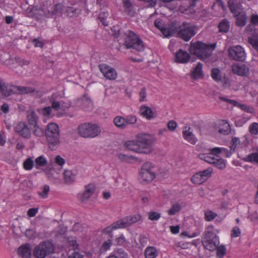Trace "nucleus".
I'll list each match as a JSON object with an SVG mask.
<instances>
[{
  "label": "nucleus",
  "instance_id": "f257e3e1",
  "mask_svg": "<svg viewBox=\"0 0 258 258\" xmlns=\"http://www.w3.org/2000/svg\"><path fill=\"white\" fill-rule=\"evenodd\" d=\"M216 47V44H207L202 41L190 42L189 51L191 54L197 56L200 59L206 61L211 55Z\"/></svg>",
  "mask_w": 258,
  "mask_h": 258
},
{
  "label": "nucleus",
  "instance_id": "f03ea898",
  "mask_svg": "<svg viewBox=\"0 0 258 258\" xmlns=\"http://www.w3.org/2000/svg\"><path fill=\"white\" fill-rule=\"evenodd\" d=\"M141 218V216L139 214L125 216L103 229L101 232L104 234H111L114 230L119 228H125L132 226L133 224L140 221Z\"/></svg>",
  "mask_w": 258,
  "mask_h": 258
},
{
  "label": "nucleus",
  "instance_id": "7ed1b4c3",
  "mask_svg": "<svg viewBox=\"0 0 258 258\" xmlns=\"http://www.w3.org/2000/svg\"><path fill=\"white\" fill-rule=\"evenodd\" d=\"M45 136L48 147L51 150H55L60 144L59 128L55 123H49L45 130Z\"/></svg>",
  "mask_w": 258,
  "mask_h": 258
},
{
  "label": "nucleus",
  "instance_id": "20e7f679",
  "mask_svg": "<svg viewBox=\"0 0 258 258\" xmlns=\"http://www.w3.org/2000/svg\"><path fill=\"white\" fill-rule=\"evenodd\" d=\"M80 136L84 138H94L101 133L99 125L92 122H85L79 125L77 128Z\"/></svg>",
  "mask_w": 258,
  "mask_h": 258
},
{
  "label": "nucleus",
  "instance_id": "39448f33",
  "mask_svg": "<svg viewBox=\"0 0 258 258\" xmlns=\"http://www.w3.org/2000/svg\"><path fill=\"white\" fill-rule=\"evenodd\" d=\"M143 153L148 154L152 152V146L156 141V138L153 135L142 133L136 136Z\"/></svg>",
  "mask_w": 258,
  "mask_h": 258
},
{
  "label": "nucleus",
  "instance_id": "423d86ee",
  "mask_svg": "<svg viewBox=\"0 0 258 258\" xmlns=\"http://www.w3.org/2000/svg\"><path fill=\"white\" fill-rule=\"evenodd\" d=\"M124 45L127 49L133 48L138 51H143L145 49L144 42L132 31H130L127 34Z\"/></svg>",
  "mask_w": 258,
  "mask_h": 258
},
{
  "label": "nucleus",
  "instance_id": "0eeeda50",
  "mask_svg": "<svg viewBox=\"0 0 258 258\" xmlns=\"http://www.w3.org/2000/svg\"><path fill=\"white\" fill-rule=\"evenodd\" d=\"M54 251V246L51 242L45 241L35 247L33 255L36 258H44Z\"/></svg>",
  "mask_w": 258,
  "mask_h": 258
},
{
  "label": "nucleus",
  "instance_id": "6e6552de",
  "mask_svg": "<svg viewBox=\"0 0 258 258\" xmlns=\"http://www.w3.org/2000/svg\"><path fill=\"white\" fill-rule=\"evenodd\" d=\"M177 32V37L188 41L189 39L195 35V32L194 28L187 23H183L179 27Z\"/></svg>",
  "mask_w": 258,
  "mask_h": 258
},
{
  "label": "nucleus",
  "instance_id": "1a4fd4ad",
  "mask_svg": "<svg viewBox=\"0 0 258 258\" xmlns=\"http://www.w3.org/2000/svg\"><path fill=\"white\" fill-rule=\"evenodd\" d=\"M228 52L229 58L235 61H243L246 58L243 48L238 45L229 47Z\"/></svg>",
  "mask_w": 258,
  "mask_h": 258
},
{
  "label": "nucleus",
  "instance_id": "9d476101",
  "mask_svg": "<svg viewBox=\"0 0 258 258\" xmlns=\"http://www.w3.org/2000/svg\"><path fill=\"white\" fill-rule=\"evenodd\" d=\"M153 165L149 162L145 163L142 166L140 176L143 181L148 182L152 181L155 177V174L152 171Z\"/></svg>",
  "mask_w": 258,
  "mask_h": 258
},
{
  "label": "nucleus",
  "instance_id": "9b49d317",
  "mask_svg": "<svg viewBox=\"0 0 258 258\" xmlns=\"http://www.w3.org/2000/svg\"><path fill=\"white\" fill-rule=\"evenodd\" d=\"M14 131L18 136L25 139H29L31 137V130L24 121L18 122L14 127Z\"/></svg>",
  "mask_w": 258,
  "mask_h": 258
},
{
  "label": "nucleus",
  "instance_id": "f8f14e48",
  "mask_svg": "<svg viewBox=\"0 0 258 258\" xmlns=\"http://www.w3.org/2000/svg\"><path fill=\"white\" fill-rule=\"evenodd\" d=\"M63 8V5L61 4H57L51 8L50 10L43 11L42 10H39L38 11V14L42 16H45L47 18L53 16H59L61 15Z\"/></svg>",
  "mask_w": 258,
  "mask_h": 258
},
{
  "label": "nucleus",
  "instance_id": "ddd939ff",
  "mask_svg": "<svg viewBox=\"0 0 258 258\" xmlns=\"http://www.w3.org/2000/svg\"><path fill=\"white\" fill-rule=\"evenodd\" d=\"M99 68L100 72L107 79L114 80L117 78V73L113 68L105 64H100Z\"/></svg>",
  "mask_w": 258,
  "mask_h": 258
},
{
  "label": "nucleus",
  "instance_id": "4468645a",
  "mask_svg": "<svg viewBox=\"0 0 258 258\" xmlns=\"http://www.w3.org/2000/svg\"><path fill=\"white\" fill-rule=\"evenodd\" d=\"M232 71L233 74L243 77H247L249 75V69L244 64L235 63L233 64Z\"/></svg>",
  "mask_w": 258,
  "mask_h": 258
},
{
  "label": "nucleus",
  "instance_id": "2eb2a0df",
  "mask_svg": "<svg viewBox=\"0 0 258 258\" xmlns=\"http://www.w3.org/2000/svg\"><path fill=\"white\" fill-rule=\"evenodd\" d=\"M179 27V23L177 21H174L168 27H164L161 30V32L165 37H170L177 32Z\"/></svg>",
  "mask_w": 258,
  "mask_h": 258
},
{
  "label": "nucleus",
  "instance_id": "dca6fc26",
  "mask_svg": "<svg viewBox=\"0 0 258 258\" xmlns=\"http://www.w3.org/2000/svg\"><path fill=\"white\" fill-rule=\"evenodd\" d=\"M228 7L233 16L241 12L242 7L238 0H228Z\"/></svg>",
  "mask_w": 258,
  "mask_h": 258
},
{
  "label": "nucleus",
  "instance_id": "f3484780",
  "mask_svg": "<svg viewBox=\"0 0 258 258\" xmlns=\"http://www.w3.org/2000/svg\"><path fill=\"white\" fill-rule=\"evenodd\" d=\"M85 191L79 195V198L82 202L88 200L95 190V186L93 184H89L85 186Z\"/></svg>",
  "mask_w": 258,
  "mask_h": 258
},
{
  "label": "nucleus",
  "instance_id": "a211bd4d",
  "mask_svg": "<svg viewBox=\"0 0 258 258\" xmlns=\"http://www.w3.org/2000/svg\"><path fill=\"white\" fill-rule=\"evenodd\" d=\"M124 146L128 150L133 151L136 153H143L142 149L138 143V140H130L125 142Z\"/></svg>",
  "mask_w": 258,
  "mask_h": 258
},
{
  "label": "nucleus",
  "instance_id": "6ab92c4d",
  "mask_svg": "<svg viewBox=\"0 0 258 258\" xmlns=\"http://www.w3.org/2000/svg\"><path fill=\"white\" fill-rule=\"evenodd\" d=\"M26 114L27 120L29 125L35 126L38 124L39 117L34 110H28Z\"/></svg>",
  "mask_w": 258,
  "mask_h": 258
},
{
  "label": "nucleus",
  "instance_id": "aec40b11",
  "mask_svg": "<svg viewBox=\"0 0 258 258\" xmlns=\"http://www.w3.org/2000/svg\"><path fill=\"white\" fill-rule=\"evenodd\" d=\"M18 254L23 258H30L31 255V249L29 244L21 245L17 251Z\"/></svg>",
  "mask_w": 258,
  "mask_h": 258
},
{
  "label": "nucleus",
  "instance_id": "412c9836",
  "mask_svg": "<svg viewBox=\"0 0 258 258\" xmlns=\"http://www.w3.org/2000/svg\"><path fill=\"white\" fill-rule=\"evenodd\" d=\"M233 16L236 18L235 24L237 26L242 27L246 25L247 17L245 12H241Z\"/></svg>",
  "mask_w": 258,
  "mask_h": 258
},
{
  "label": "nucleus",
  "instance_id": "4be33fe9",
  "mask_svg": "<svg viewBox=\"0 0 258 258\" xmlns=\"http://www.w3.org/2000/svg\"><path fill=\"white\" fill-rule=\"evenodd\" d=\"M190 58L189 54L185 51L179 49L176 53V59L178 62L186 63Z\"/></svg>",
  "mask_w": 258,
  "mask_h": 258
},
{
  "label": "nucleus",
  "instance_id": "5701e85b",
  "mask_svg": "<svg viewBox=\"0 0 258 258\" xmlns=\"http://www.w3.org/2000/svg\"><path fill=\"white\" fill-rule=\"evenodd\" d=\"M141 115L146 119L150 120L154 117L153 112L151 108L142 105L140 108Z\"/></svg>",
  "mask_w": 258,
  "mask_h": 258
},
{
  "label": "nucleus",
  "instance_id": "b1692460",
  "mask_svg": "<svg viewBox=\"0 0 258 258\" xmlns=\"http://www.w3.org/2000/svg\"><path fill=\"white\" fill-rule=\"evenodd\" d=\"M202 243L205 248L210 251H214L216 249L219 244V239L205 240L202 241Z\"/></svg>",
  "mask_w": 258,
  "mask_h": 258
},
{
  "label": "nucleus",
  "instance_id": "393cba45",
  "mask_svg": "<svg viewBox=\"0 0 258 258\" xmlns=\"http://www.w3.org/2000/svg\"><path fill=\"white\" fill-rule=\"evenodd\" d=\"M204 239L205 240L219 239L218 236L215 232L213 226H209L204 232Z\"/></svg>",
  "mask_w": 258,
  "mask_h": 258
},
{
  "label": "nucleus",
  "instance_id": "a878e982",
  "mask_svg": "<svg viewBox=\"0 0 258 258\" xmlns=\"http://www.w3.org/2000/svg\"><path fill=\"white\" fill-rule=\"evenodd\" d=\"M14 85H10L1 81V94L5 96H9L14 94Z\"/></svg>",
  "mask_w": 258,
  "mask_h": 258
},
{
  "label": "nucleus",
  "instance_id": "bb28decb",
  "mask_svg": "<svg viewBox=\"0 0 258 258\" xmlns=\"http://www.w3.org/2000/svg\"><path fill=\"white\" fill-rule=\"evenodd\" d=\"M185 129L187 127H185ZM190 127H188V130H183V136L185 140L189 142L191 144H195L197 142V139L195 138L194 135L190 131Z\"/></svg>",
  "mask_w": 258,
  "mask_h": 258
},
{
  "label": "nucleus",
  "instance_id": "cd10ccee",
  "mask_svg": "<svg viewBox=\"0 0 258 258\" xmlns=\"http://www.w3.org/2000/svg\"><path fill=\"white\" fill-rule=\"evenodd\" d=\"M219 31L221 33H226L230 29V22L226 19H223L218 24V26Z\"/></svg>",
  "mask_w": 258,
  "mask_h": 258
},
{
  "label": "nucleus",
  "instance_id": "c85d7f7f",
  "mask_svg": "<svg viewBox=\"0 0 258 258\" xmlns=\"http://www.w3.org/2000/svg\"><path fill=\"white\" fill-rule=\"evenodd\" d=\"M202 68L203 64L201 62H198L191 73V77L194 79H197L202 77L203 76Z\"/></svg>",
  "mask_w": 258,
  "mask_h": 258
},
{
  "label": "nucleus",
  "instance_id": "c756f323",
  "mask_svg": "<svg viewBox=\"0 0 258 258\" xmlns=\"http://www.w3.org/2000/svg\"><path fill=\"white\" fill-rule=\"evenodd\" d=\"M124 12L130 16H133L135 11L133 10V7L130 0H122Z\"/></svg>",
  "mask_w": 258,
  "mask_h": 258
},
{
  "label": "nucleus",
  "instance_id": "7c9ffc66",
  "mask_svg": "<svg viewBox=\"0 0 258 258\" xmlns=\"http://www.w3.org/2000/svg\"><path fill=\"white\" fill-rule=\"evenodd\" d=\"M114 125L120 129H124L126 127L125 119L124 117L121 116H116L113 119Z\"/></svg>",
  "mask_w": 258,
  "mask_h": 258
},
{
  "label": "nucleus",
  "instance_id": "2f4dec72",
  "mask_svg": "<svg viewBox=\"0 0 258 258\" xmlns=\"http://www.w3.org/2000/svg\"><path fill=\"white\" fill-rule=\"evenodd\" d=\"M63 178L66 183L71 184L75 180L76 175L69 170H66L63 172Z\"/></svg>",
  "mask_w": 258,
  "mask_h": 258
},
{
  "label": "nucleus",
  "instance_id": "473e14b6",
  "mask_svg": "<svg viewBox=\"0 0 258 258\" xmlns=\"http://www.w3.org/2000/svg\"><path fill=\"white\" fill-rule=\"evenodd\" d=\"M157 255V250L154 247H148L145 251L146 258H155Z\"/></svg>",
  "mask_w": 258,
  "mask_h": 258
},
{
  "label": "nucleus",
  "instance_id": "72a5a7b5",
  "mask_svg": "<svg viewBox=\"0 0 258 258\" xmlns=\"http://www.w3.org/2000/svg\"><path fill=\"white\" fill-rule=\"evenodd\" d=\"M182 209L181 205L177 203L174 204L171 208L168 211V214L170 216L174 215L177 213L180 212Z\"/></svg>",
  "mask_w": 258,
  "mask_h": 258
},
{
  "label": "nucleus",
  "instance_id": "f704fd0d",
  "mask_svg": "<svg viewBox=\"0 0 258 258\" xmlns=\"http://www.w3.org/2000/svg\"><path fill=\"white\" fill-rule=\"evenodd\" d=\"M213 162L212 164H214L215 167L220 169H223L226 167V164L225 161L222 158H214Z\"/></svg>",
  "mask_w": 258,
  "mask_h": 258
},
{
  "label": "nucleus",
  "instance_id": "c9c22d12",
  "mask_svg": "<svg viewBox=\"0 0 258 258\" xmlns=\"http://www.w3.org/2000/svg\"><path fill=\"white\" fill-rule=\"evenodd\" d=\"M36 168L38 169L40 167H44L47 165V162L43 156H40L35 160Z\"/></svg>",
  "mask_w": 258,
  "mask_h": 258
},
{
  "label": "nucleus",
  "instance_id": "e433bc0d",
  "mask_svg": "<svg viewBox=\"0 0 258 258\" xmlns=\"http://www.w3.org/2000/svg\"><path fill=\"white\" fill-rule=\"evenodd\" d=\"M191 181L194 183L197 184H202L205 181L204 178L203 177L202 174H201L199 172L192 176Z\"/></svg>",
  "mask_w": 258,
  "mask_h": 258
},
{
  "label": "nucleus",
  "instance_id": "4c0bfd02",
  "mask_svg": "<svg viewBox=\"0 0 258 258\" xmlns=\"http://www.w3.org/2000/svg\"><path fill=\"white\" fill-rule=\"evenodd\" d=\"M244 160L246 162H249L252 163L258 164V152L251 153L246 156Z\"/></svg>",
  "mask_w": 258,
  "mask_h": 258
},
{
  "label": "nucleus",
  "instance_id": "58836bf2",
  "mask_svg": "<svg viewBox=\"0 0 258 258\" xmlns=\"http://www.w3.org/2000/svg\"><path fill=\"white\" fill-rule=\"evenodd\" d=\"M34 130H33V134L34 136L37 137H42L45 135V131L40 127L38 124L35 125V126H33Z\"/></svg>",
  "mask_w": 258,
  "mask_h": 258
},
{
  "label": "nucleus",
  "instance_id": "ea45409f",
  "mask_svg": "<svg viewBox=\"0 0 258 258\" xmlns=\"http://www.w3.org/2000/svg\"><path fill=\"white\" fill-rule=\"evenodd\" d=\"M217 256L219 258H223L226 254V249L224 245H217L216 248Z\"/></svg>",
  "mask_w": 258,
  "mask_h": 258
},
{
  "label": "nucleus",
  "instance_id": "a19ab883",
  "mask_svg": "<svg viewBox=\"0 0 258 258\" xmlns=\"http://www.w3.org/2000/svg\"><path fill=\"white\" fill-rule=\"evenodd\" d=\"M34 161L31 158L26 159L23 162V167L25 170H30L34 166Z\"/></svg>",
  "mask_w": 258,
  "mask_h": 258
},
{
  "label": "nucleus",
  "instance_id": "79ce46f5",
  "mask_svg": "<svg viewBox=\"0 0 258 258\" xmlns=\"http://www.w3.org/2000/svg\"><path fill=\"white\" fill-rule=\"evenodd\" d=\"M248 42L258 52V36H253L248 38Z\"/></svg>",
  "mask_w": 258,
  "mask_h": 258
},
{
  "label": "nucleus",
  "instance_id": "37998d69",
  "mask_svg": "<svg viewBox=\"0 0 258 258\" xmlns=\"http://www.w3.org/2000/svg\"><path fill=\"white\" fill-rule=\"evenodd\" d=\"M211 77L215 81H220L221 80V77L220 75V70L217 68H214L211 71Z\"/></svg>",
  "mask_w": 258,
  "mask_h": 258
},
{
  "label": "nucleus",
  "instance_id": "c03bdc74",
  "mask_svg": "<svg viewBox=\"0 0 258 258\" xmlns=\"http://www.w3.org/2000/svg\"><path fill=\"white\" fill-rule=\"evenodd\" d=\"M199 157L203 160L205 161L206 162L209 163L210 164L212 163V162H213L214 161V157L212 156L211 155H210V153L208 154H200L199 155Z\"/></svg>",
  "mask_w": 258,
  "mask_h": 258
},
{
  "label": "nucleus",
  "instance_id": "a18cd8bd",
  "mask_svg": "<svg viewBox=\"0 0 258 258\" xmlns=\"http://www.w3.org/2000/svg\"><path fill=\"white\" fill-rule=\"evenodd\" d=\"M223 125L224 126V128H220L219 130V132L220 134H222L224 135H227L230 132V126L229 124L227 122L223 121Z\"/></svg>",
  "mask_w": 258,
  "mask_h": 258
},
{
  "label": "nucleus",
  "instance_id": "49530a36",
  "mask_svg": "<svg viewBox=\"0 0 258 258\" xmlns=\"http://www.w3.org/2000/svg\"><path fill=\"white\" fill-rule=\"evenodd\" d=\"M124 118L125 119L126 126L130 124H135L137 120L136 116L133 115H128L126 117H124Z\"/></svg>",
  "mask_w": 258,
  "mask_h": 258
},
{
  "label": "nucleus",
  "instance_id": "de8ad7c7",
  "mask_svg": "<svg viewBox=\"0 0 258 258\" xmlns=\"http://www.w3.org/2000/svg\"><path fill=\"white\" fill-rule=\"evenodd\" d=\"M205 220L207 221H212L217 215L211 211H207L205 212Z\"/></svg>",
  "mask_w": 258,
  "mask_h": 258
},
{
  "label": "nucleus",
  "instance_id": "09e8293b",
  "mask_svg": "<svg viewBox=\"0 0 258 258\" xmlns=\"http://www.w3.org/2000/svg\"><path fill=\"white\" fill-rule=\"evenodd\" d=\"M161 217V214L158 212L151 211L148 213V219L151 221H156Z\"/></svg>",
  "mask_w": 258,
  "mask_h": 258
},
{
  "label": "nucleus",
  "instance_id": "8fccbe9b",
  "mask_svg": "<svg viewBox=\"0 0 258 258\" xmlns=\"http://www.w3.org/2000/svg\"><path fill=\"white\" fill-rule=\"evenodd\" d=\"M249 132L253 135H256L258 134V123L253 122L249 126Z\"/></svg>",
  "mask_w": 258,
  "mask_h": 258
},
{
  "label": "nucleus",
  "instance_id": "3c124183",
  "mask_svg": "<svg viewBox=\"0 0 258 258\" xmlns=\"http://www.w3.org/2000/svg\"><path fill=\"white\" fill-rule=\"evenodd\" d=\"M49 191V186L47 185H44L42 188V191L38 192V195L43 199L46 198L48 193Z\"/></svg>",
  "mask_w": 258,
  "mask_h": 258
},
{
  "label": "nucleus",
  "instance_id": "603ef678",
  "mask_svg": "<svg viewBox=\"0 0 258 258\" xmlns=\"http://www.w3.org/2000/svg\"><path fill=\"white\" fill-rule=\"evenodd\" d=\"M112 242L111 239L107 240V241L103 242V243L102 244V245L101 247L100 250L104 251H107V250H108L110 248V247L112 245Z\"/></svg>",
  "mask_w": 258,
  "mask_h": 258
},
{
  "label": "nucleus",
  "instance_id": "864d4df0",
  "mask_svg": "<svg viewBox=\"0 0 258 258\" xmlns=\"http://www.w3.org/2000/svg\"><path fill=\"white\" fill-rule=\"evenodd\" d=\"M115 258H127V254L122 249H119L117 250L114 251Z\"/></svg>",
  "mask_w": 258,
  "mask_h": 258
},
{
  "label": "nucleus",
  "instance_id": "5fc2aeb1",
  "mask_svg": "<svg viewBox=\"0 0 258 258\" xmlns=\"http://www.w3.org/2000/svg\"><path fill=\"white\" fill-rule=\"evenodd\" d=\"M108 15V13L106 12H102L99 15L98 19L104 26L108 25V23L106 21Z\"/></svg>",
  "mask_w": 258,
  "mask_h": 258
},
{
  "label": "nucleus",
  "instance_id": "6e6d98bb",
  "mask_svg": "<svg viewBox=\"0 0 258 258\" xmlns=\"http://www.w3.org/2000/svg\"><path fill=\"white\" fill-rule=\"evenodd\" d=\"M199 172L202 174L203 177L204 178V179L206 181L209 177L211 176V174L212 172V169L211 168H208Z\"/></svg>",
  "mask_w": 258,
  "mask_h": 258
},
{
  "label": "nucleus",
  "instance_id": "4d7b16f0",
  "mask_svg": "<svg viewBox=\"0 0 258 258\" xmlns=\"http://www.w3.org/2000/svg\"><path fill=\"white\" fill-rule=\"evenodd\" d=\"M167 126L169 131L173 132L177 127V123L175 121L171 120L167 123Z\"/></svg>",
  "mask_w": 258,
  "mask_h": 258
},
{
  "label": "nucleus",
  "instance_id": "13d9d810",
  "mask_svg": "<svg viewBox=\"0 0 258 258\" xmlns=\"http://www.w3.org/2000/svg\"><path fill=\"white\" fill-rule=\"evenodd\" d=\"M24 86H14V94H24Z\"/></svg>",
  "mask_w": 258,
  "mask_h": 258
},
{
  "label": "nucleus",
  "instance_id": "bf43d9fd",
  "mask_svg": "<svg viewBox=\"0 0 258 258\" xmlns=\"http://www.w3.org/2000/svg\"><path fill=\"white\" fill-rule=\"evenodd\" d=\"M241 231L238 227H234L231 230V236L232 237H237L240 236Z\"/></svg>",
  "mask_w": 258,
  "mask_h": 258
},
{
  "label": "nucleus",
  "instance_id": "052dcab7",
  "mask_svg": "<svg viewBox=\"0 0 258 258\" xmlns=\"http://www.w3.org/2000/svg\"><path fill=\"white\" fill-rule=\"evenodd\" d=\"M139 242L143 247H145L146 245H147L148 240L145 235L140 234L139 237Z\"/></svg>",
  "mask_w": 258,
  "mask_h": 258
},
{
  "label": "nucleus",
  "instance_id": "680f3d73",
  "mask_svg": "<svg viewBox=\"0 0 258 258\" xmlns=\"http://www.w3.org/2000/svg\"><path fill=\"white\" fill-rule=\"evenodd\" d=\"M139 95H140V99H139L140 102H142L146 100L147 93H146V89L145 87H143L141 89V91H140Z\"/></svg>",
  "mask_w": 258,
  "mask_h": 258
},
{
  "label": "nucleus",
  "instance_id": "e2e57ef3",
  "mask_svg": "<svg viewBox=\"0 0 258 258\" xmlns=\"http://www.w3.org/2000/svg\"><path fill=\"white\" fill-rule=\"evenodd\" d=\"M154 26L160 31L164 27L162 20L160 19H156L154 21Z\"/></svg>",
  "mask_w": 258,
  "mask_h": 258
},
{
  "label": "nucleus",
  "instance_id": "0e129e2a",
  "mask_svg": "<svg viewBox=\"0 0 258 258\" xmlns=\"http://www.w3.org/2000/svg\"><path fill=\"white\" fill-rule=\"evenodd\" d=\"M16 61L21 66L28 65L30 63V61L28 60H25L20 57H16Z\"/></svg>",
  "mask_w": 258,
  "mask_h": 258
},
{
  "label": "nucleus",
  "instance_id": "69168bd1",
  "mask_svg": "<svg viewBox=\"0 0 258 258\" xmlns=\"http://www.w3.org/2000/svg\"><path fill=\"white\" fill-rule=\"evenodd\" d=\"M238 106L242 110L245 111H246L247 112H252V111L253 110L252 107H250L249 106H247L246 105H245V104H239Z\"/></svg>",
  "mask_w": 258,
  "mask_h": 258
},
{
  "label": "nucleus",
  "instance_id": "338daca9",
  "mask_svg": "<svg viewBox=\"0 0 258 258\" xmlns=\"http://www.w3.org/2000/svg\"><path fill=\"white\" fill-rule=\"evenodd\" d=\"M38 211V208H30L27 212V215L29 217H34Z\"/></svg>",
  "mask_w": 258,
  "mask_h": 258
},
{
  "label": "nucleus",
  "instance_id": "774afa93",
  "mask_svg": "<svg viewBox=\"0 0 258 258\" xmlns=\"http://www.w3.org/2000/svg\"><path fill=\"white\" fill-rule=\"evenodd\" d=\"M211 153L210 155L212 156L214 155L217 156L219 154H220L222 151V149L218 147H215L210 150Z\"/></svg>",
  "mask_w": 258,
  "mask_h": 258
}]
</instances>
